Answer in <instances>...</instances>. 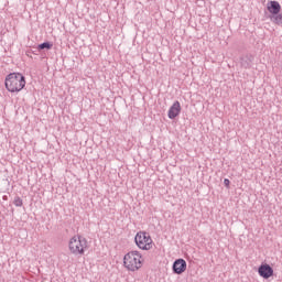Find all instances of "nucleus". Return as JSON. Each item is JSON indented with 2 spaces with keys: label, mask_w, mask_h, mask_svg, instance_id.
<instances>
[{
  "label": "nucleus",
  "mask_w": 282,
  "mask_h": 282,
  "mask_svg": "<svg viewBox=\"0 0 282 282\" xmlns=\"http://www.w3.org/2000/svg\"><path fill=\"white\" fill-rule=\"evenodd\" d=\"M2 199H3L4 202H8V195H4V196L2 197Z\"/></svg>",
  "instance_id": "nucleus-15"
},
{
  "label": "nucleus",
  "mask_w": 282,
  "mask_h": 282,
  "mask_svg": "<svg viewBox=\"0 0 282 282\" xmlns=\"http://www.w3.org/2000/svg\"><path fill=\"white\" fill-rule=\"evenodd\" d=\"M13 204L17 207H21V206H23V199H21V197H19V196H15L14 200H13Z\"/></svg>",
  "instance_id": "nucleus-12"
},
{
  "label": "nucleus",
  "mask_w": 282,
  "mask_h": 282,
  "mask_svg": "<svg viewBox=\"0 0 282 282\" xmlns=\"http://www.w3.org/2000/svg\"><path fill=\"white\" fill-rule=\"evenodd\" d=\"M180 113H182V105L180 104V101L176 100L170 107L167 117L170 118V120H175V118H177V116H180Z\"/></svg>",
  "instance_id": "nucleus-7"
},
{
  "label": "nucleus",
  "mask_w": 282,
  "mask_h": 282,
  "mask_svg": "<svg viewBox=\"0 0 282 282\" xmlns=\"http://www.w3.org/2000/svg\"><path fill=\"white\" fill-rule=\"evenodd\" d=\"M128 254H132V257H137L139 258V260L142 259V254L140 253V251H130L128 252Z\"/></svg>",
  "instance_id": "nucleus-13"
},
{
  "label": "nucleus",
  "mask_w": 282,
  "mask_h": 282,
  "mask_svg": "<svg viewBox=\"0 0 282 282\" xmlns=\"http://www.w3.org/2000/svg\"><path fill=\"white\" fill-rule=\"evenodd\" d=\"M6 89L11 94H17L25 87V76L21 73H10L4 80Z\"/></svg>",
  "instance_id": "nucleus-1"
},
{
  "label": "nucleus",
  "mask_w": 282,
  "mask_h": 282,
  "mask_svg": "<svg viewBox=\"0 0 282 282\" xmlns=\"http://www.w3.org/2000/svg\"><path fill=\"white\" fill-rule=\"evenodd\" d=\"M68 248L73 254H85L87 239L83 236H74L69 240Z\"/></svg>",
  "instance_id": "nucleus-2"
},
{
  "label": "nucleus",
  "mask_w": 282,
  "mask_h": 282,
  "mask_svg": "<svg viewBox=\"0 0 282 282\" xmlns=\"http://www.w3.org/2000/svg\"><path fill=\"white\" fill-rule=\"evenodd\" d=\"M224 184H225V186H226L227 188H230V180L225 178V180H224Z\"/></svg>",
  "instance_id": "nucleus-14"
},
{
  "label": "nucleus",
  "mask_w": 282,
  "mask_h": 282,
  "mask_svg": "<svg viewBox=\"0 0 282 282\" xmlns=\"http://www.w3.org/2000/svg\"><path fill=\"white\" fill-rule=\"evenodd\" d=\"M267 10L270 12L269 17H274V14H279L281 12V3L276 0H271L267 3Z\"/></svg>",
  "instance_id": "nucleus-8"
},
{
  "label": "nucleus",
  "mask_w": 282,
  "mask_h": 282,
  "mask_svg": "<svg viewBox=\"0 0 282 282\" xmlns=\"http://www.w3.org/2000/svg\"><path fill=\"white\" fill-rule=\"evenodd\" d=\"M186 260L180 258L173 262L172 270L173 274H184L186 272Z\"/></svg>",
  "instance_id": "nucleus-5"
},
{
  "label": "nucleus",
  "mask_w": 282,
  "mask_h": 282,
  "mask_svg": "<svg viewBox=\"0 0 282 282\" xmlns=\"http://www.w3.org/2000/svg\"><path fill=\"white\" fill-rule=\"evenodd\" d=\"M254 61V56L251 54L242 55L240 57V65L243 69H250L252 67V62Z\"/></svg>",
  "instance_id": "nucleus-9"
},
{
  "label": "nucleus",
  "mask_w": 282,
  "mask_h": 282,
  "mask_svg": "<svg viewBox=\"0 0 282 282\" xmlns=\"http://www.w3.org/2000/svg\"><path fill=\"white\" fill-rule=\"evenodd\" d=\"M30 53H31L30 51H29V52H26V55H28V56H30Z\"/></svg>",
  "instance_id": "nucleus-16"
},
{
  "label": "nucleus",
  "mask_w": 282,
  "mask_h": 282,
  "mask_svg": "<svg viewBox=\"0 0 282 282\" xmlns=\"http://www.w3.org/2000/svg\"><path fill=\"white\" fill-rule=\"evenodd\" d=\"M123 265L130 272H135V270H140V268H142V260L138 257H133V253H127L123 257Z\"/></svg>",
  "instance_id": "nucleus-4"
},
{
  "label": "nucleus",
  "mask_w": 282,
  "mask_h": 282,
  "mask_svg": "<svg viewBox=\"0 0 282 282\" xmlns=\"http://www.w3.org/2000/svg\"><path fill=\"white\" fill-rule=\"evenodd\" d=\"M269 19L275 25H282V13H281V11L278 14L269 15Z\"/></svg>",
  "instance_id": "nucleus-10"
},
{
  "label": "nucleus",
  "mask_w": 282,
  "mask_h": 282,
  "mask_svg": "<svg viewBox=\"0 0 282 282\" xmlns=\"http://www.w3.org/2000/svg\"><path fill=\"white\" fill-rule=\"evenodd\" d=\"M52 47H54V43L52 42H44L37 45V50L39 52L43 51V50H52Z\"/></svg>",
  "instance_id": "nucleus-11"
},
{
  "label": "nucleus",
  "mask_w": 282,
  "mask_h": 282,
  "mask_svg": "<svg viewBox=\"0 0 282 282\" xmlns=\"http://www.w3.org/2000/svg\"><path fill=\"white\" fill-rule=\"evenodd\" d=\"M258 274L262 276V279H270V276H274V269L268 263H262L258 268Z\"/></svg>",
  "instance_id": "nucleus-6"
},
{
  "label": "nucleus",
  "mask_w": 282,
  "mask_h": 282,
  "mask_svg": "<svg viewBox=\"0 0 282 282\" xmlns=\"http://www.w3.org/2000/svg\"><path fill=\"white\" fill-rule=\"evenodd\" d=\"M134 242L140 250H151L153 248V239L147 231H139L134 237Z\"/></svg>",
  "instance_id": "nucleus-3"
}]
</instances>
